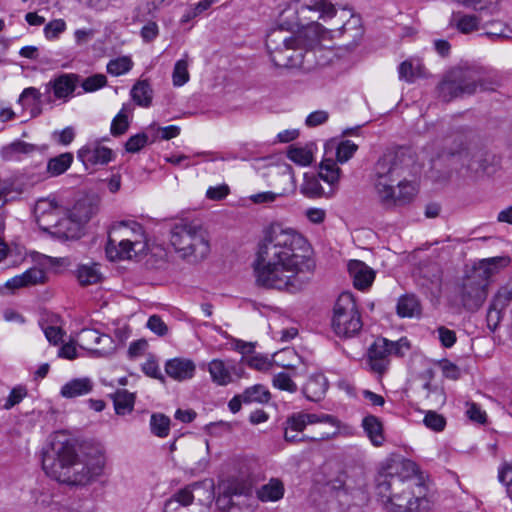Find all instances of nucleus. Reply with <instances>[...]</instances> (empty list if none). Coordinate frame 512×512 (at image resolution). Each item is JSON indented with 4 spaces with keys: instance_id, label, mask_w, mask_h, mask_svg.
Listing matches in <instances>:
<instances>
[{
    "instance_id": "obj_47",
    "label": "nucleus",
    "mask_w": 512,
    "mask_h": 512,
    "mask_svg": "<svg viewBox=\"0 0 512 512\" xmlns=\"http://www.w3.org/2000/svg\"><path fill=\"white\" fill-rule=\"evenodd\" d=\"M150 429L157 437H167L170 432V418L161 413L152 414L150 419Z\"/></svg>"
},
{
    "instance_id": "obj_28",
    "label": "nucleus",
    "mask_w": 512,
    "mask_h": 512,
    "mask_svg": "<svg viewBox=\"0 0 512 512\" xmlns=\"http://www.w3.org/2000/svg\"><path fill=\"white\" fill-rule=\"evenodd\" d=\"M358 146L350 140L331 142L325 146V155L333 157L335 162L343 164L353 157Z\"/></svg>"
},
{
    "instance_id": "obj_30",
    "label": "nucleus",
    "mask_w": 512,
    "mask_h": 512,
    "mask_svg": "<svg viewBox=\"0 0 512 512\" xmlns=\"http://www.w3.org/2000/svg\"><path fill=\"white\" fill-rule=\"evenodd\" d=\"M82 229L81 224L67 215L61 217L49 233L61 239H78L82 235Z\"/></svg>"
},
{
    "instance_id": "obj_50",
    "label": "nucleus",
    "mask_w": 512,
    "mask_h": 512,
    "mask_svg": "<svg viewBox=\"0 0 512 512\" xmlns=\"http://www.w3.org/2000/svg\"><path fill=\"white\" fill-rule=\"evenodd\" d=\"M133 67V61L129 56H122L110 60L107 63V72L112 76H121L128 73Z\"/></svg>"
},
{
    "instance_id": "obj_55",
    "label": "nucleus",
    "mask_w": 512,
    "mask_h": 512,
    "mask_svg": "<svg viewBox=\"0 0 512 512\" xmlns=\"http://www.w3.org/2000/svg\"><path fill=\"white\" fill-rule=\"evenodd\" d=\"M425 426L435 432L443 431L446 419L435 411H428L423 419Z\"/></svg>"
},
{
    "instance_id": "obj_37",
    "label": "nucleus",
    "mask_w": 512,
    "mask_h": 512,
    "mask_svg": "<svg viewBox=\"0 0 512 512\" xmlns=\"http://www.w3.org/2000/svg\"><path fill=\"white\" fill-rule=\"evenodd\" d=\"M451 24L462 34H470L482 27L481 17L474 14L457 13L453 16Z\"/></svg>"
},
{
    "instance_id": "obj_42",
    "label": "nucleus",
    "mask_w": 512,
    "mask_h": 512,
    "mask_svg": "<svg viewBox=\"0 0 512 512\" xmlns=\"http://www.w3.org/2000/svg\"><path fill=\"white\" fill-rule=\"evenodd\" d=\"M73 162V154L66 152L50 158L47 163L46 172L49 177H57L65 173Z\"/></svg>"
},
{
    "instance_id": "obj_41",
    "label": "nucleus",
    "mask_w": 512,
    "mask_h": 512,
    "mask_svg": "<svg viewBox=\"0 0 512 512\" xmlns=\"http://www.w3.org/2000/svg\"><path fill=\"white\" fill-rule=\"evenodd\" d=\"M133 101L141 107H149L152 103L153 90L147 80L137 81L131 89Z\"/></svg>"
},
{
    "instance_id": "obj_34",
    "label": "nucleus",
    "mask_w": 512,
    "mask_h": 512,
    "mask_svg": "<svg viewBox=\"0 0 512 512\" xmlns=\"http://www.w3.org/2000/svg\"><path fill=\"white\" fill-rule=\"evenodd\" d=\"M38 150L34 144L22 140H16L1 149V156L4 160H20L23 155H29Z\"/></svg>"
},
{
    "instance_id": "obj_45",
    "label": "nucleus",
    "mask_w": 512,
    "mask_h": 512,
    "mask_svg": "<svg viewBox=\"0 0 512 512\" xmlns=\"http://www.w3.org/2000/svg\"><path fill=\"white\" fill-rule=\"evenodd\" d=\"M188 66V53H184L183 58L178 60L174 65L172 73V81L174 86L181 87L189 81L190 75Z\"/></svg>"
},
{
    "instance_id": "obj_12",
    "label": "nucleus",
    "mask_w": 512,
    "mask_h": 512,
    "mask_svg": "<svg viewBox=\"0 0 512 512\" xmlns=\"http://www.w3.org/2000/svg\"><path fill=\"white\" fill-rule=\"evenodd\" d=\"M317 423H323L328 424L333 428V431L331 432H323L320 433L319 436L311 437V440L313 441H323V440H329L336 436L338 434L339 428H340V422L339 420L330 414L325 413H304V412H298L293 413L289 417H287L285 421V425L289 427V429H292V431L295 432H302L307 425L317 424Z\"/></svg>"
},
{
    "instance_id": "obj_52",
    "label": "nucleus",
    "mask_w": 512,
    "mask_h": 512,
    "mask_svg": "<svg viewBox=\"0 0 512 512\" xmlns=\"http://www.w3.org/2000/svg\"><path fill=\"white\" fill-rule=\"evenodd\" d=\"M485 29V35L492 40L508 38L509 37V28L500 21L491 22L490 24H484L481 27Z\"/></svg>"
},
{
    "instance_id": "obj_35",
    "label": "nucleus",
    "mask_w": 512,
    "mask_h": 512,
    "mask_svg": "<svg viewBox=\"0 0 512 512\" xmlns=\"http://www.w3.org/2000/svg\"><path fill=\"white\" fill-rule=\"evenodd\" d=\"M399 78L408 83L426 75L425 67L419 59L410 58L403 61L398 68Z\"/></svg>"
},
{
    "instance_id": "obj_14",
    "label": "nucleus",
    "mask_w": 512,
    "mask_h": 512,
    "mask_svg": "<svg viewBox=\"0 0 512 512\" xmlns=\"http://www.w3.org/2000/svg\"><path fill=\"white\" fill-rule=\"evenodd\" d=\"M110 232L117 236V242L135 246L141 250L147 247V237L143 226L136 221H121L110 228Z\"/></svg>"
},
{
    "instance_id": "obj_56",
    "label": "nucleus",
    "mask_w": 512,
    "mask_h": 512,
    "mask_svg": "<svg viewBox=\"0 0 512 512\" xmlns=\"http://www.w3.org/2000/svg\"><path fill=\"white\" fill-rule=\"evenodd\" d=\"M147 143L148 135L145 133H138L127 140L125 149L127 152L136 153L139 152Z\"/></svg>"
},
{
    "instance_id": "obj_2",
    "label": "nucleus",
    "mask_w": 512,
    "mask_h": 512,
    "mask_svg": "<svg viewBox=\"0 0 512 512\" xmlns=\"http://www.w3.org/2000/svg\"><path fill=\"white\" fill-rule=\"evenodd\" d=\"M332 31L312 22L296 34L283 28L272 29L266 37V48L274 66L309 72L324 64L317 57Z\"/></svg>"
},
{
    "instance_id": "obj_60",
    "label": "nucleus",
    "mask_w": 512,
    "mask_h": 512,
    "mask_svg": "<svg viewBox=\"0 0 512 512\" xmlns=\"http://www.w3.org/2000/svg\"><path fill=\"white\" fill-rule=\"evenodd\" d=\"M512 300V290L502 288L492 299L491 305L500 310H504Z\"/></svg>"
},
{
    "instance_id": "obj_3",
    "label": "nucleus",
    "mask_w": 512,
    "mask_h": 512,
    "mask_svg": "<svg viewBox=\"0 0 512 512\" xmlns=\"http://www.w3.org/2000/svg\"><path fill=\"white\" fill-rule=\"evenodd\" d=\"M105 457L101 453L78 457L74 443L56 437L48 450L43 452L42 468L47 476L56 481L85 486L102 475Z\"/></svg>"
},
{
    "instance_id": "obj_17",
    "label": "nucleus",
    "mask_w": 512,
    "mask_h": 512,
    "mask_svg": "<svg viewBox=\"0 0 512 512\" xmlns=\"http://www.w3.org/2000/svg\"><path fill=\"white\" fill-rule=\"evenodd\" d=\"M80 76L75 73H62L45 84V94H53L54 100L67 102L79 84Z\"/></svg>"
},
{
    "instance_id": "obj_63",
    "label": "nucleus",
    "mask_w": 512,
    "mask_h": 512,
    "mask_svg": "<svg viewBox=\"0 0 512 512\" xmlns=\"http://www.w3.org/2000/svg\"><path fill=\"white\" fill-rule=\"evenodd\" d=\"M147 327L158 336H164L168 331L166 324L158 315L149 317Z\"/></svg>"
},
{
    "instance_id": "obj_33",
    "label": "nucleus",
    "mask_w": 512,
    "mask_h": 512,
    "mask_svg": "<svg viewBox=\"0 0 512 512\" xmlns=\"http://www.w3.org/2000/svg\"><path fill=\"white\" fill-rule=\"evenodd\" d=\"M232 369L233 366L229 361L224 362L220 359H213L208 364V371L212 381L220 386H226L232 382Z\"/></svg>"
},
{
    "instance_id": "obj_49",
    "label": "nucleus",
    "mask_w": 512,
    "mask_h": 512,
    "mask_svg": "<svg viewBox=\"0 0 512 512\" xmlns=\"http://www.w3.org/2000/svg\"><path fill=\"white\" fill-rule=\"evenodd\" d=\"M129 112L130 109L126 105H123L118 114L113 118L110 127V132L113 136H120L128 130Z\"/></svg>"
},
{
    "instance_id": "obj_8",
    "label": "nucleus",
    "mask_w": 512,
    "mask_h": 512,
    "mask_svg": "<svg viewBox=\"0 0 512 512\" xmlns=\"http://www.w3.org/2000/svg\"><path fill=\"white\" fill-rule=\"evenodd\" d=\"M211 502V491L193 483L173 493L165 501L163 512H208Z\"/></svg>"
},
{
    "instance_id": "obj_20",
    "label": "nucleus",
    "mask_w": 512,
    "mask_h": 512,
    "mask_svg": "<svg viewBox=\"0 0 512 512\" xmlns=\"http://www.w3.org/2000/svg\"><path fill=\"white\" fill-rule=\"evenodd\" d=\"M165 371L172 379L185 381L193 378L196 365L191 359L173 358L166 362Z\"/></svg>"
},
{
    "instance_id": "obj_22",
    "label": "nucleus",
    "mask_w": 512,
    "mask_h": 512,
    "mask_svg": "<svg viewBox=\"0 0 512 512\" xmlns=\"http://www.w3.org/2000/svg\"><path fill=\"white\" fill-rule=\"evenodd\" d=\"M348 271L353 279L355 288L359 290H365L370 287L375 278L373 269L360 260H351L348 264Z\"/></svg>"
},
{
    "instance_id": "obj_11",
    "label": "nucleus",
    "mask_w": 512,
    "mask_h": 512,
    "mask_svg": "<svg viewBox=\"0 0 512 512\" xmlns=\"http://www.w3.org/2000/svg\"><path fill=\"white\" fill-rule=\"evenodd\" d=\"M409 350L410 342L406 337L397 341L379 337L368 349V364L373 372L383 374L390 364L391 356L403 357Z\"/></svg>"
},
{
    "instance_id": "obj_58",
    "label": "nucleus",
    "mask_w": 512,
    "mask_h": 512,
    "mask_svg": "<svg viewBox=\"0 0 512 512\" xmlns=\"http://www.w3.org/2000/svg\"><path fill=\"white\" fill-rule=\"evenodd\" d=\"M41 93L38 89L34 87H28L25 88L20 97L19 102L22 104V106H33L40 102Z\"/></svg>"
},
{
    "instance_id": "obj_16",
    "label": "nucleus",
    "mask_w": 512,
    "mask_h": 512,
    "mask_svg": "<svg viewBox=\"0 0 512 512\" xmlns=\"http://www.w3.org/2000/svg\"><path fill=\"white\" fill-rule=\"evenodd\" d=\"M34 214L39 227L50 232L61 218L63 209L54 197L41 198L35 204Z\"/></svg>"
},
{
    "instance_id": "obj_18",
    "label": "nucleus",
    "mask_w": 512,
    "mask_h": 512,
    "mask_svg": "<svg viewBox=\"0 0 512 512\" xmlns=\"http://www.w3.org/2000/svg\"><path fill=\"white\" fill-rule=\"evenodd\" d=\"M77 156L85 166H93L109 163L112 160L113 153L111 149L94 143L85 145L79 149Z\"/></svg>"
},
{
    "instance_id": "obj_25",
    "label": "nucleus",
    "mask_w": 512,
    "mask_h": 512,
    "mask_svg": "<svg viewBox=\"0 0 512 512\" xmlns=\"http://www.w3.org/2000/svg\"><path fill=\"white\" fill-rule=\"evenodd\" d=\"M403 484V477L400 475L383 473L377 478L376 493L383 501L391 503L393 493Z\"/></svg>"
},
{
    "instance_id": "obj_40",
    "label": "nucleus",
    "mask_w": 512,
    "mask_h": 512,
    "mask_svg": "<svg viewBox=\"0 0 512 512\" xmlns=\"http://www.w3.org/2000/svg\"><path fill=\"white\" fill-rule=\"evenodd\" d=\"M114 409L117 415H126L133 411L135 395L125 389H118L113 395Z\"/></svg>"
},
{
    "instance_id": "obj_27",
    "label": "nucleus",
    "mask_w": 512,
    "mask_h": 512,
    "mask_svg": "<svg viewBox=\"0 0 512 512\" xmlns=\"http://www.w3.org/2000/svg\"><path fill=\"white\" fill-rule=\"evenodd\" d=\"M285 494V485L279 478H270L267 483L261 485L256 490V497L263 503L278 502L283 499Z\"/></svg>"
},
{
    "instance_id": "obj_23",
    "label": "nucleus",
    "mask_w": 512,
    "mask_h": 512,
    "mask_svg": "<svg viewBox=\"0 0 512 512\" xmlns=\"http://www.w3.org/2000/svg\"><path fill=\"white\" fill-rule=\"evenodd\" d=\"M509 263L506 257H494L481 260L471 271L470 276H478L482 283L489 286L490 278L496 274L500 267Z\"/></svg>"
},
{
    "instance_id": "obj_61",
    "label": "nucleus",
    "mask_w": 512,
    "mask_h": 512,
    "mask_svg": "<svg viewBox=\"0 0 512 512\" xmlns=\"http://www.w3.org/2000/svg\"><path fill=\"white\" fill-rule=\"evenodd\" d=\"M159 35V27L155 21H148L140 30V36L145 43L154 41Z\"/></svg>"
},
{
    "instance_id": "obj_64",
    "label": "nucleus",
    "mask_w": 512,
    "mask_h": 512,
    "mask_svg": "<svg viewBox=\"0 0 512 512\" xmlns=\"http://www.w3.org/2000/svg\"><path fill=\"white\" fill-rule=\"evenodd\" d=\"M329 119V113L325 110H317L310 113L306 118V125L308 127H316L324 124Z\"/></svg>"
},
{
    "instance_id": "obj_9",
    "label": "nucleus",
    "mask_w": 512,
    "mask_h": 512,
    "mask_svg": "<svg viewBox=\"0 0 512 512\" xmlns=\"http://www.w3.org/2000/svg\"><path fill=\"white\" fill-rule=\"evenodd\" d=\"M403 485L393 493L390 503L393 512H423L430 509L425 486L415 477H403Z\"/></svg>"
},
{
    "instance_id": "obj_48",
    "label": "nucleus",
    "mask_w": 512,
    "mask_h": 512,
    "mask_svg": "<svg viewBox=\"0 0 512 512\" xmlns=\"http://www.w3.org/2000/svg\"><path fill=\"white\" fill-rule=\"evenodd\" d=\"M459 2L480 13L493 15L499 11V0H460Z\"/></svg>"
},
{
    "instance_id": "obj_57",
    "label": "nucleus",
    "mask_w": 512,
    "mask_h": 512,
    "mask_svg": "<svg viewBox=\"0 0 512 512\" xmlns=\"http://www.w3.org/2000/svg\"><path fill=\"white\" fill-rule=\"evenodd\" d=\"M65 29V21L63 19H55L44 27V34L47 39H56Z\"/></svg>"
},
{
    "instance_id": "obj_38",
    "label": "nucleus",
    "mask_w": 512,
    "mask_h": 512,
    "mask_svg": "<svg viewBox=\"0 0 512 512\" xmlns=\"http://www.w3.org/2000/svg\"><path fill=\"white\" fill-rule=\"evenodd\" d=\"M337 164L334 158L328 155H325L320 163L319 177L330 186L336 185L341 177V170Z\"/></svg>"
},
{
    "instance_id": "obj_21",
    "label": "nucleus",
    "mask_w": 512,
    "mask_h": 512,
    "mask_svg": "<svg viewBox=\"0 0 512 512\" xmlns=\"http://www.w3.org/2000/svg\"><path fill=\"white\" fill-rule=\"evenodd\" d=\"M105 251L107 258L111 261L132 259L133 256L143 252V250L136 248L135 246L117 242V236L110 231Z\"/></svg>"
},
{
    "instance_id": "obj_7",
    "label": "nucleus",
    "mask_w": 512,
    "mask_h": 512,
    "mask_svg": "<svg viewBox=\"0 0 512 512\" xmlns=\"http://www.w3.org/2000/svg\"><path fill=\"white\" fill-rule=\"evenodd\" d=\"M481 86V73L473 67H455L443 77L437 89L439 97L449 102L457 97L472 95Z\"/></svg>"
},
{
    "instance_id": "obj_32",
    "label": "nucleus",
    "mask_w": 512,
    "mask_h": 512,
    "mask_svg": "<svg viewBox=\"0 0 512 512\" xmlns=\"http://www.w3.org/2000/svg\"><path fill=\"white\" fill-rule=\"evenodd\" d=\"M362 427L374 446L379 447L384 444L385 435L383 423L378 417L374 415L365 416L362 420Z\"/></svg>"
},
{
    "instance_id": "obj_29",
    "label": "nucleus",
    "mask_w": 512,
    "mask_h": 512,
    "mask_svg": "<svg viewBox=\"0 0 512 512\" xmlns=\"http://www.w3.org/2000/svg\"><path fill=\"white\" fill-rule=\"evenodd\" d=\"M93 387L94 383L88 377L74 378L61 387L60 395L63 398L72 399L89 394Z\"/></svg>"
},
{
    "instance_id": "obj_6",
    "label": "nucleus",
    "mask_w": 512,
    "mask_h": 512,
    "mask_svg": "<svg viewBox=\"0 0 512 512\" xmlns=\"http://www.w3.org/2000/svg\"><path fill=\"white\" fill-rule=\"evenodd\" d=\"M216 506L222 512H252V484L243 478H229L218 485Z\"/></svg>"
},
{
    "instance_id": "obj_26",
    "label": "nucleus",
    "mask_w": 512,
    "mask_h": 512,
    "mask_svg": "<svg viewBox=\"0 0 512 512\" xmlns=\"http://www.w3.org/2000/svg\"><path fill=\"white\" fill-rule=\"evenodd\" d=\"M306 11H314L320 14V18H332L336 9L328 0H298L295 3V12L303 15Z\"/></svg>"
},
{
    "instance_id": "obj_36",
    "label": "nucleus",
    "mask_w": 512,
    "mask_h": 512,
    "mask_svg": "<svg viewBox=\"0 0 512 512\" xmlns=\"http://www.w3.org/2000/svg\"><path fill=\"white\" fill-rule=\"evenodd\" d=\"M320 179L319 174H305L303 183L300 186V192L308 198L328 197L332 195L334 189L331 188L330 191L326 193L320 183Z\"/></svg>"
},
{
    "instance_id": "obj_51",
    "label": "nucleus",
    "mask_w": 512,
    "mask_h": 512,
    "mask_svg": "<svg viewBox=\"0 0 512 512\" xmlns=\"http://www.w3.org/2000/svg\"><path fill=\"white\" fill-rule=\"evenodd\" d=\"M272 384L275 388L295 393L298 390L297 384L292 380V376L287 372H279L273 376Z\"/></svg>"
},
{
    "instance_id": "obj_24",
    "label": "nucleus",
    "mask_w": 512,
    "mask_h": 512,
    "mask_svg": "<svg viewBox=\"0 0 512 512\" xmlns=\"http://www.w3.org/2000/svg\"><path fill=\"white\" fill-rule=\"evenodd\" d=\"M47 276L44 270L33 267L26 270L24 273L9 279L5 286L9 289H18L22 287L43 284L46 282Z\"/></svg>"
},
{
    "instance_id": "obj_13",
    "label": "nucleus",
    "mask_w": 512,
    "mask_h": 512,
    "mask_svg": "<svg viewBox=\"0 0 512 512\" xmlns=\"http://www.w3.org/2000/svg\"><path fill=\"white\" fill-rule=\"evenodd\" d=\"M488 296V287L478 276L469 274L463 279L457 289V298L462 307L470 312L479 310Z\"/></svg>"
},
{
    "instance_id": "obj_10",
    "label": "nucleus",
    "mask_w": 512,
    "mask_h": 512,
    "mask_svg": "<svg viewBox=\"0 0 512 512\" xmlns=\"http://www.w3.org/2000/svg\"><path fill=\"white\" fill-rule=\"evenodd\" d=\"M333 311L332 328L338 336L349 338L360 332L363 323L352 294L342 293Z\"/></svg>"
},
{
    "instance_id": "obj_19",
    "label": "nucleus",
    "mask_w": 512,
    "mask_h": 512,
    "mask_svg": "<svg viewBox=\"0 0 512 512\" xmlns=\"http://www.w3.org/2000/svg\"><path fill=\"white\" fill-rule=\"evenodd\" d=\"M328 388L329 382L326 376L321 372H315L307 378L302 387V393L307 400L318 402L325 397Z\"/></svg>"
},
{
    "instance_id": "obj_15",
    "label": "nucleus",
    "mask_w": 512,
    "mask_h": 512,
    "mask_svg": "<svg viewBox=\"0 0 512 512\" xmlns=\"http://www.w3.org/2000/svg\"><path fill=\"white\" fill-rule=\"evenodd\" d=\"M78 345L88 351L107 355L114 350V340L107 334H101L96 329L84 328L77 335Z\"/></svg>"
},
{
    "instance_id": "obj_4",
    "label": "nucleus",
    "mask_w": 512,
    "mask_h": 512,
    "mask_svg": "<svg viewBox=\"0 0 512 512\" xmlns=\"http://www.w3.org/2000/svg\"><path fill=\"white\" fill-rule=\"evenodd\" d=\"M403 167L396 154H384L374 167V188L382 205L391 207L409 203L416 195L414 183L400 181Z\"/></svg>"
},
{
    "instance_id": "obj_43",
    "label": "nucleus",
    "mask_w": 512,
    "mask_h": 512,
    "mask_svg": "<svg viewBox=\"0 0 512 512\" xmlns=\"http://www.w3.org/2000/svg\"><path fill=\"white\" fill-rule=\"evenodd\" d=\"M242 399H244V404L251 403H267L270 400V392L266 389L265 386L261 384H256L251 387L246 388L241 393Z\"/></svg>"
},
{
    "instance_id": "obj_39",
    "label": "nucleus",
    "mask_w": 512,
    "mask_h": 512,
    "mask_svg": "<svg viewBox=\"0 0 512 512\" xmlns=\"http://www.w3.org/2000/svg\"><path fill=\"white\" fill-rule=\"evenodd\" d=\"M75 276L81 286L97 284L101 280L98 264H79L75 270Z\"/></svg>"
},
{
    "instance_id": "obj_59",
    "label": "nucleus",
    "mask_w": 512,
    "mask_h": 512,
    "mask_svg": "<svg viewBox=\"0 0 512 512\" xmlns=\"http://www.w3.org/2000/svg\"><path fill=\"white\" fill-rule=\"evenodd\" d=\"M26 395H27V390L25 387H23V386L14 387L11 390L9 396L7 397L6 402L4 403L3 407L6 410L11 409L15 405L19 404L23 400V398L26 397Z\"/></svg>"
},
{
    "instance_id": "obj_31",
    "label": "nucleus",
    "mask_w": 512,
    "mask_h": 512,
    "mask_svg": "<svg viewBox=\"0 0 512 512\" xmlns=\"http://www.w3.org/2000/svg\"><path fill=\"white\" fill-rule=\"evenodd\" d=\"M97 210V203L89 197H84L74 204L69 216L84 227Z\"/></svg>"
},
{
    "instance_id": "obj_53",
    "label": "nucleus",
    "mask_w": 512,
    "mask_h": 512,
    "mask_svg": "<svg viewBox=\"0 0 512 512\" xmlns=\"http://www.w3.org/2000/svg\"><path fill=\"white\" fill-rule=\"evenodd\" d=\"M465 150L463 137L459 134L449 136L444 140L443 154L454 156Z\"/></svg>"
},
{
    "instance_id": "obj_5",
    "label": "nucleus",
    "mask_w": 512,
    "mask_h": 512,
    "mask_svg": "<svg viewBox=\"0 0 512 512\" xmlns=\"http://www.w3.org/2000/svg\"><path fill=\"white\" fill-rule=\"evenodd\" d=\"M168 226L169 242L180 257L194 263L207 258L211 250L209 235L199 222L178 218Z\"/></svg>"
},
{
    "instance_id": "obj_46",
    "label": "nucleus",
    "mask_w": 512,
    "mask_h": 512,
    "mask_svg": "<svg viewBox=\"0 0 512 512\" xmlns=\"http://www.w3.org/2000/svg\"><path fill=\"white\" fill-rule=\"evenodd\" d=\"M288 158L294 163L307 166L313 161L312 151L308 147L291 145L287 151Z\"/></svg>"
},
{
    "instance_id": "obj_54",
    "label": "nucleus",
    "mask_w": 512,
    "mask_h": 512,
    "mask_svg": "<svg viewBox=\"0 0 512 512\" xmlns=\"http://www.w3.org/2000/svg\"><path fill=\"white\" fill-rule=\"evenodd\" d=\"M107 85V78L104 74H94L81 82L84 92L90 93L97 91Z\"/></svg>"
},
{
    "instance_id": "obj_1",
    "label": "nucleus",
    "mask_w": 512,
    "mask_h": 512,
    "mask_svg": "<svg viewBox=\"0 0 512 512\" xmlns=\"http://www.w3.org/2000/svg\"><path fill=\"white\" fill-rule=\"evenodd\" d=\"M315 267L313 249L300 232L278 223L264 230L253 262L257 286L297 293L307 286Z\"/></svg>"
},
{
    "instance_id": "obj_62",
    "label": "nucleus",
    "mask_w": 512,
    "mask_h": 512,
    "mask_svg": "<svg viewBox=\"0 0 512 512\" xmlns=\"http://www.w3.org/2000/svg\"><path fill=\"white\" fill-rule=\"evenodd\" d=\"M284 195H285L284 192L275 193L272 191H266V192H260V193L253 194L249 197V199L254 204H266V203H272V202L276 201V199L278 197H281Z\"/></svg>"
},
{
    "instance_id": "obj_44",
    "label": "nucleus",
    "mask_w": 512,
    "mask_h": 512,
    "mask_svg": "<svg viewBox=\"0 0 512 512\" xmlns=\"http://www.w3.org/2000/svg\"><path fill=\"white\" fill-rule=\"evenodd\" d=\"M420 312L418 299L414 295L402 296L397 304V313L401 317H413Z\"/></svg>"
}]
</instances>
